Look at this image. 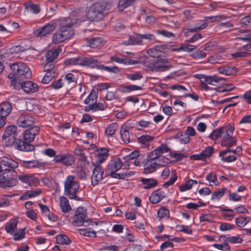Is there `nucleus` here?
I'll return each mask as SVG.
<instances>
[{
  "instance_id": "nucleus-13",
  "label": "nucleus",
  "mask_w": 251,
  "mask_h": 251,
  "mask_svg": "<svg viewBox=\"0 0 251 251\" xmlns=\"http://www.w3.org/2000/svg\"><path fill=\"white\" fill-rule=\"evenodd\" d=\"M35 119L33 116L28 113H22L17 120V123L19 126L26 127L31 126L34 123Z\"/></svg>"
},
{
  "instance_id": "nucleus-31",
  "label": "nucleus",
  "mask_w": 251,
  "mask_h": 251,
  "mask_svg": "<svg viewBox=\"0 0 251 251\" xmlns=\"http://www.w3.org/2000/svg\"><path fill=\"white\" fill-rule=\"evenodd\" d=\"M140 181L142 182V184L144 185L143 188L145 189H149L152 188L156 186L157 184V180L153 178H141L140 179Z\"/></svg>"
},
{
  "instance_id": "nucleus-5",
  "label": "nucleus",
  "mask_w": 251,
  "mask_h": 251,
  "mask_svg": "<svg viewBox=\"0 0 251 251\" xmlns=\"http://www.w3.org/2000/svg\"><path fill=\"white\" fill-rule=\"evenodd\" d=\"M60 19H58L50 21L42 27L35 30L33 31L34 35L36 37L42 38L50 34L55 29Z\"/></svg>"
},
{
  "instance_id": "nucleus-36",
  "label": "nucleus",
  "mask_w": 251,
  "mask_h": 251,
  "mask_svg": "<svg viewBox=\"0 0 251 251\" xmlns=\"http://www.w3.org/2000/svg\"><path fill=\"white\" fill-rule=\"evenodd\" d=\"M83 66L93 68H99L100 66V63L97 60L91 57H83Z\"/></svg>"
},
{
  "instance_id": "nucleus-41",
  "label": "nucleus",
  "mask_w": 251,
  "mask_h": 251,
  "mask_svg": "<svg viewBox=\"0 0 251 251\" xmlns=\"http://www.w3.org/2000/svg\"><path fill=\"white\" fill-rule=\"evenodd\" d=\"M197 184V181L190 179L187 180L184 184L180 185L179 189L180 192H185L191 189L193 185Z\"/></svg>"
},
{
  "instance_id": "nucleus-3",
  "label": "nucleus",
  "mask_w": 251,
  "mask_h": 251,
  "mask_svg": "<svg viewBox=\"0 0 251 251\" xmlns=\"http://www.w3.org/2000/svg\"><path fill=\"white\" fill-rule=\"evenodd\" d=\"M80 187L79 182L77 180L75 176L69 175L64 180V194L70 199L76 201L81 199L76 195Z\"/></svg>"
},
{
  "instance_id": "nucleus-17",
  "label": "nucleus",
  "mask_w": 251,
  "mask_h": 251,
  "mask_svg": "<svg viewBox=\"0 0 251 251\" xmlns=\"http://www.w3.org/2000/svg\"><path fill=\"white\" fill-rule=\"evenodd\" d=\"M40 130V127L35 126L26 130L24 134V139L27 142H32Z\"/></svg>"
},
{
  "instance_id": "nucleus-51",
  "label": "nucleus",
  "mask_w": 251,
  "mask_h": 251,
  "mask_svg": "<svg viewBox=\"0 0 251 251\" xmlns=\"http://www.w3.org/2000/svg\"><path fill=\"white\" fill-rule=\"evenodd\" d=\"M140 156L139 151L137 150H135L131 152L128 155L123 157V159L126 162H131L135 159L138 158Z\"/></svg>"
},
{
  "instance_id": "nucleus-40",
  "label": "nucleus",
  "mask_w": 251,
  "mask_h": 251,
  "mask_svg": "<svg viewBox=\"0 0 251 251\" xmlns=\"http://www.w3.org/2000/svg\"><path fill=\"white\" fill-rule=\"evenodd\" d=\"M142 87L135 85H129L120 87L118 90L123 93H129L131 91L141 90Z\"/></svg>"
},
{
  "instance_id": "nucleus-48",
  "label": "nucleus",
  "mask_w": 251,
  "mask_h": 251,
  "mask_svg": "<svg viewBox=\"0 0 251 251\" xmlns=\"http://www.w3.org/2000/svg\"><path fill=\"white\" fill-rule=\"evenodd\" d=\"M25 8L30 12L37 14L40 12L39 5L35 4L30 1H28L25 3Z\"/></svg>"
},
{
  "instance_id": "nucleus-38",
  "label": "nucleus",
  "mask_w": 251,
  "mask_h": 251,
  "mask_svg": "<svg viewBox=\"0 0 251 251\" xmlns=\"http://www.w3.org/2000/svg\"><path fill=\"white\" fill-rule=\"evenodd\" d=\"M74 153L79 160L84 162H88L84 150L80 148H76L74 150Z\"/></svg>"
},
{
  "instance_id": "nucleus-61",
  "label": "nucleus",
  "mask_w": 251,
  "mask_h": 251,
  "mask_svg": "<svg viewBox=\"0 0 251 251\" xmlns=\"http://www.w3.org/2000/svg\"><path fill=\"white\" fill-rule=\"evenodd\" d=\"M197 48V46L189 44H181L179 46V50L183 51L190 52Z\"/></svg>"
},
{
  "instance_id": "nucleus-23",
  "label": "nucleus",
  "mask_w": 251,
  "mask_h": 251,
  "mask_svg": "<svg viewBox=\"0 0 251 251\" xmlns=\"http://www.w3.org/2000/svg\"><path fill=\"white\" fill-rule=\"evenodd\" d=\"M31 142L18 140L16 142L17 149L24 151H30L34 150V147L29 144Z\"/></svg>"
},
{
  "instance_id": "nucleus-27",
  "label": "nucleus",
  "mask_w": 251,
  "mask_h": 251,
  "mask_svg": "<svg viewBox=\"0 0 251 251\" xmlns=\"http://www.w3.org/2000/svg\"><path fill=\"white\" fill-rule=\"evenodd\" d=\"M59 205L62 212L66 213L69 212L72 209L71 206L69 203L68 199L62 196L59 198Z\"/></svg>"
},
{
  "instance_id": "nucleus-16",
  "label": "nucleus",
  "mask_w": 251,
  "mask_h": 251,
  "mask_svg": "<svg viewBox=\"0 0 251 251\" xmlns=\"http://www.w3.org/2000/svg\"><path fill=\"white\" fill-rule=\"evenodd\" d=\"M18 179L22 183L30 186H36L39 183L38 178L30 175H19L18 176Z\"/></svg>"
},
{
  "instance_id": "nucleus-20",
  "label": "nucleus",
  "mask_w": 251,
  "mask_h": 251,
  "mask_svg": "<svg viewBox=\"0 0 251 251\" xmlns=\"http://www.w3.org/2000/svg\"><path fill=\"white\" fill-rule=\"evenodd\" d=\"M165 197V193L164 191L157 190L151 194L149 200L151 203L156 204L160 202Z\"/></svg>"
},
{
  "instance_id": "nucleus-58",
  "label": "nucleus",
  "mask_w": 251,
  "mask_h": 251,
  "mask_svg": "<svg viewBox=\"0 0 251 251\" xmlns=\"http://www.w3.org/2000/svg\"><path fill=\"white\" fill-rule=\"evenodd\" d=\"M177 178V176L176 170H172L171 173L170 179L164 184V186L167 187L169 186L172 185L176 180Z\"/></svg>"
},
{
  "instance_id": "nucleus-47",
  "label": "nucleus",
  "mask_w": 251,
  "mask_h": 251,
  "mask_svg": "<svg viewBox=\"0 0 251 251\" xmlns=\"http://www.w3.org/2000/svg\"><path fill=\"white\" fill-rule=\"evenodd\" d=\"M25 228H20L18 230L15 231L11 235L13 236V239L14 241H20L25 237Z\"/></svg>"
},
{
  "instance_id": "nucleus-30",
  "label": "nucleus",
  "mask_w": 251,
  "mask_h": 251,
  "mask_svg": "<svg viewBox=\"0 0 251 251\" xmlns=\"http://www.w3.org/2000/svg\"><path fill=\"white\" fill-rule=\"evenodd\" d=\"M12 106L11 104L7 101L3 102L0 104V116L5 117L11 112Z\"/></svg>"
},
{
  "instance_id": "nucleus-64",
  "label": "nucleus",
  "mask_w": 251,
  "mask_h": 251,
  "mask_svg": "<svg viewBox=\"0 0 251 251\" xmlns=\"http://www.w3.org/2000/svg\"><path fill=\"white\" fill-rule=\"evenodd\" d=\"M214 151V148L212 146H209L207 147L204 150H203L202 152V155L204 158L206 159V158L210 157Z\"/></svg>"
},
{
  "instance_id": "nucleus-50",
  "label": "nucleus",
  "mask_w": 251,
  "mask_h": 251,
  "mask_svg": "<svg viewBox=\"0 0 251 251\" xmlns=\"http://www.w3.org/2000/svg\"><path fill=\"white\" fill-rule=\"evenodd\" d=\"M117 128V125L116 123H112L107 127L105 130V135L108 137H112Z\"/></svg>"
},
{
  "instance_id": "nucleus-4",
  "label": "nucleus",
  "mask_w": 251,
  "mask_h": 251,
  "mask_svg": "<svg viewBox=\"0 0 251 251\" xmlns=\"http://www.w3.org/2000/svg\"><path fill=\"white\" fill-rule=\"evenodd\" d=\"M223 130L224 135H223L221 145L227 148L235 146L237 139L236 136L233 135L234 127L231 125H228L225 126V129Z\"/></svg>"
},
{
  "instance_id": "nucleus-2",
  "label": "nucleus",
  "mask_w": 251,
  "mask_h": 251,
  "mask_svg": "<svg viewBox=\"0 0 251 251\" xmlns=\"http://www.w3.org/2000/svg\"><path fill=\"white\" fill-rule=\"evenodd\" d=\"M18 166V162L11 158L6 156L0 157V182L2 187H11L18 184V179L10 178V176H14L17 174L15 169Z\"/></svg>"
},
{
  "instance_id": "nucleus-44",
  "label": "nucleus",
  "mask_w": 251,
  "mask_h": 251,
  "mask_svg": "<svg viewBox=\"0 0 251 251\" xmlns=\"http://www.w3.org/2000/svg\"><path fill=\"white\" fill-rule=\"evenodd\" d=\"M251 221V217L249 216H240L235 219V222L237 226L244 227Z\"/></svg>"
},
{
  "instance_id": "nucleus-14",
  "label": "nucleus",
  "mask_w": 251,
  "mask_h": 251,
  "mask_svg": "<svg viewBox=\"0 0 251 251\" xmlns=\"http://www.w3.org/2000/svg\"><path fill=\"white\" fill-rule=\"evenodd\" d=\"M155 157L151 153L150 154L144 166V174H150L155 172L157 166Z\"/></svg>"
},
{
  "instance_id": "nucleus-37",
  "label": "nucleus",
  "mask_w": 251,
  "mask_h": 251,
  "mask_svg": "<svg viewBox=\"0 0 251 251\" xmlns=\"http://www.w3.org/2000/svg\"><path fill=\"white\" fill-rule=\"evenodd\" d=\"M142 41L141 40L140 34H134L130 35L127 41H124L125 45H138L141 44Z\"/></svg>"
},
{
  "instance_id": "nucleus-18",
  "label": "nucleus",
  "mask_w": 251,
  "mask_h": 251,
  "mask_svg": "<svg viewBox=\"0 0 251 251\" xmlns=\"http://www.w3.org/2000/svg\"><path fill=\"white\" fill-rule=\"evenodd\" d=\"M129 124H125L121 127L120 135L122 141L125 143L127 144L130 142V134L129 130L131 128Z\"/></svg>"
},
{
  "instance_id": "nucleus-10",
  "label": "nucleus",
  "mask_w": 251,
  "mask_h": 251,
  "mask_svg": "<svg viewBox=\"0 0 251 251\" xmlns=\"http://www.w3.org/2000/svg\"><path fill=\"white\" fill-rule=\"evenodd\" d=\"M86 214L87 211L85 208L83 207H78L74 216L72 224L76 226H82L85 222Z\"/></svg>"
},
{
  "instance_id": "nucleus-21",
  "label": "nucleus",
  "mask_w": 251,
  "mask_h": 251,
  "mask_svg": "<svg viewBox=\"0 0 251 251\" xmlns=\"http://www.w3.org/2000/svg\"><path fill=\"white\" fill-rule=\"evenodd\" d=\"M123 165V162L119 158H116L112 160L107 166L108 172H117L119 170Z\"/></svg>"
},
{
  "instance_id": "nucleus-32",
  "label": "nucleus",
  "mask_w": 251,
  "mask_h": 251,
  "mask_svg": "<svg viewBox=\"0 0 251 251\" xmlns=\"http://www.w3.org/2000/svg\"><path fill=\"white\" fill-rule=\"evenodd\" d=\"M218 71L220 74L230 75L237 73V68L235 67L223 66L218 68Z\"/></svg>"
},
{
  "instance_id": "nucleus-1",
  "label": "nucleus",
  "mask_w": 251,
  "mask_h": 251,
  "mask_svg": "<svg viewBox=\"0 0 251 251\" xmlns=\"http://www.w3.org/2000/svg\"><path fill=\"white\" fill-rule=\"evenodd\" d=\"M82 13L79 9H75L71 14L70 17L60 19L59 23L61 26L53 33L52 36V42L57 44L69 39L74 35V30L72 26L77 23V21L82 20Z\"/></svg>"
},
{
  "instance_id": "nucleus-19",
  "label": "nucleus",
  "mask_w": 251,
  "mask_h": 251,
  "mask_svg": "<svg viewBox=\"0 0 251 251\" xmlns=\"http://www.w3.org/2000/svg\"><path fill=\"white\" fill-rule=\"evenodd\" d=\"M22 89L26 93H33L38 90V86L37 84L30 81H24L21 83Z\"/></svg>"
},
{
  "instance_id": "nucleus-45",
  "label": "nucleus",
  "mask_w": 251,
  "mask_h": 251,
  "mask_svg": "<svg viewBox=\"0 0 251 251\" xmlns=\"http://www.w3.org/2000/svg\"><path fill=\"white\" fill-rule=\"evenodd\" d=\"M224 129H225V126L217 128L209 135V137L212 140H216L219 137H221L222 139L223 135H224Z\"/></svg>"
},
{
  "instance_id": "nucleus-12",
  "label": "nucleus",
  "mask_w": 251,
  "mask_h": 251,
  "mask_svg": "<svg viewBox=\"0 0 251 251\" xmlns=\"http://www.w3.org/2000/svg\"><path fill=\"white\" fill-rule=\"evenodd\" d=\"M92 175L91 176V183L94 186L101 182L103 178V169L100 165L94 166Z\"/></svg>"
},
{
  "instance_id": "nucleus-15",
  "label": "nucleus",
  "mask_w": 251,
  "mask_h": 251,
  "mask_svg": "<svg viewBox=\"0 0 251 251\" xmlns=\"http://www.w3.org/2000/svg\"><path fill=\"white\" fill-rule=\"evenodd\" d=\"M167 48L166 45L159 44L156 45L154 48L150 49L148 50V54L154 58L158 57L164 53Z\"/></svg>"
},
{
  "instance_id": "nucleus-11",
  "label": "nucleus",
  "mask_w": 251,
  "mask_h": 251,
  "mask_svg": "<svg viewBox=\"0 0 251 251\" xmlns=\"http://www.w3.org/2000/svg\"><path fill=\"white\" fill-rule=\"evenodd\" d=\"M199 78L201 85L205 90L209 89V87L207 86L208 84L215 85L216 83L223 79L222 77L216 75L207 76L204 75H201Z\"/></svg>"
},
{
  "instance_id": "nucleus-29",
  "label": "nucleus",
  "mask_w": 251,
  "mask_h": 251,
  "mask_svg": "<svg viewBox=\"0 0 251 251\" xmlns=\"http://www.w3.org/2000/svg\"><path fill=\"white\" fill-rule=\"evenodd\" d=\"M86 16L89 20L91 21H98L102 18L100 13H97V11L92 5L89 7L87 12Z\"/></svg>"
},
{
  "instance_id": "nucleus-7",
  "label": "nucleus",
  "mask_w": 251,
  "mask_h": 251,
  "mask_svg": "<svg viewBox=\"0 0 251 251\" xmlns=\"http://www.w3.org/2000/svg\"><path fill=\"white\" fill-rule=\"evenodd\" d=\"M13 72L20 77L29 78L32 76V73L29 68L23 62L14 63L10 66Z\"/></svg>"
},
{
  "instance_id": "nucleus-62",
  "label": "nucleus",
  "mask_w": 251,
  "mask_h": 251,
  "mask_svg": "<svg viewBox=\"0 0 251 251\" xmlns=\"http://www.w3.org/2000/svg\"><path fill=\"white\" fill-rule=\"evenodd\" d=\"M97 101V96L95 92H91L84 100L85 104L90 105L91 103L94 104Z\"/></svg>"
},
{
  "instance_id": "nucleus-57",
  "label": "nucleus",
  "mask_w": 251,
  "mask_h": 251,
  "mask_svg": "<svg viewBox=\"0 0 251 251\" xmlns=\"http://www.w3.org/2000/svg\"><path fill=\"white\" fill-rule=\"evenodd\" d=\"M62 163L66 165H72L75 162V159L73 156L70 154H63Z\"/></svg>"
},
{
  "instance_id": "nucleus-63",
  "label": "nucleus",
  "mask_w": 251,
  "mask_h": 251,
  "mask_svg": "<svg viewBox=\"0 0 251 251\" xmlns=\"http://www.w3.org/2000/svg\"><path fill=\"white\" fill-rule=\"evenodd\" d=\"M54 72H47L42 78V83L48 84L54 77Z\"/></svg>"
},
{
  "instance_id": "nucleus-60",
  "label": "nucleus",
  "mask_w": 251,
  "mask_h": 251,
  "mask_svg": "<svg viewBox=\"0 0 251 251\" xmlns=\"http://www.w3.org/2000/svg\"><path fill=\"white\" fill-rule=\"evenodd\" d=\"M79 232L80 234L87 237H96V232L91 229H79Z\"/></svg>"
},
{
  "instance_id": "nucleus-54",
  "label": "nucleus",
  "mask_w": 251,
  "mask_h": 251,
  "mask_svg": "<svg viewBox=\"0 0 251 251\" xmlns=\"http://www.w3.org/2000/svg\"><path fill=\"white\" fill-rule=\"evenodd\" d=\"M206 179L208 181L210 186L218 185L219 184L217 176L214 173H210L206 176Z\"/></svg>"
},
{
  "instance_id": "nucleus-34",
  "label": "nucleus",
  "mask_w": 251,
  "mask_h": 251,
  "mask_svg": "<svg viewBox=\"0 0 251 251\" xmlns=\"http://www.w3.org/2000/svg\"><path fill=\"white\" fill-rule=\"evenodd\" d=\"M220 241H224L228 242L231 244H239L242 242L243 239L239 235L234 236H221L219 238Z\"/></svg>"
},
{
  "instance_id": "nucleus-53",
  "label": "nucleus",
  "mask_w": 251,
  "mask_h": 251,
  "mask_svg": "<svg viewBox=\"0 0 251 251\" xmlns=\"http://www.w3.org/2000/svg\"><path fill=\"white\" fill-rule=\"evenodd\" d=\"M228 193V191L226 188H222L216 191L212 195V200H219L225 194Z\"/></svg>"
},
{
  "instance_id": "nucleus-28",
  "label": "nucleus",
  "mask_w": 251,
  "mask_h": 251,
  "mask_svg": "<svg viewBox=\"0 0 251 251\" xmlns=\"http://www.w3.org/2000/svg\"><path fill=\"white\" fill-rule=\"evenodd\" d=\"M236 35L238 36L236 39L245 41H251V32L245 29H238Z\"/></svg>"
},
{
  "instance_id": "nucleus-26",
  "label": "nucleus",
  "mask_w": 251,
  "mask_h": 251,
  "mask_svg": "<svg viewBox=\"0 0 251 251\" xmlns=\"http://www.w3.org/2000/svg\"><path fill=\"white\" fill-rule=\"evenodd\" d=\"M18 223V220L17 219L14 218L11 219L5 225L6 232L10 235L14 233L17 229V226Z\"/></svg>"
},
{
  "instance_id": "nucleus-35",
  "label": "nucleus",
  "mask_w": 251,
  "mask_h": 251,
  "mask_svg": "<svg viewBox=\"0 0 251 251\" xmlns=\"http://www.w3.org/2000/svg\"><path fill=\"white\" fill-rule=\"evenodd\" d=\"M61 50V49L58 48L48 51L46 53L47 61L49 63L53 62V60L57 58Z\"/></svg>"
},
{
  "instance_id": "nucleus-22",
  "label": "nucleus",
  "mask_w": 251,
  "mask_h": 251,
  "mask_svg": "<svg viewBox=\"0 0 251 251\" xmlns=\"http://www.w3.org/2000/svg\"><path fill=\"white\" fill-rule=\"evenodd\" d=\"M78 77V73L72 71V72L66 75L64 77V80L68 85H70L71 87H73L75 85Z\"/></svg>"
},
{
  "instance_id": "nucleus-55",
  "label": "nucleus",
  "mask_w": 251,
  "mask_h": 251,
  "mask_svg": "<svg viewBox=\"0 0 251 251\" xmlns=\"http://www.w3.org/2000/svg\"><path fill=\"white\" fill-rule=\"evenodd\" d=\"M170 216V211L164 206H162L157 211V217L159 219L164 218H169Z\"/></svg>"
},
{
  "instance_id": "nucleus-52",
  "label": "nucleus",
  "mask_w": 251,
  "mask_h": 251,
  "mask_svg": "<svg viewBox=\"0 0 251 251\" xmlns=\"http://www.w3.org/2000/svg\"><path fill=\"white\" fill-rule=\"evenodd\" d=\"M56 240L58 244L61 245H69L71 242V240L66 235L63 234L57 235Z\"/></svg>"
},
{
  "instance_id": "nucleus-56",
  "label": "nucleus",
  "mask_w": 251,
  "mask_h": 251,
  "mask_svg": "<svg viewBox=\"0 0 251 251\" xmlns=\"http://www.w3.org/2000/svg\"><path fill=\"white\" fill-rule=\"evenodd\" d=\"M135 0H119L118 5L120 11L124 10L126 8L130 5Z\"/></svg>"
},
{
  "instance_id": "nucleus-39",
  "label": "nucleus",
  "mask_w": 251,
  "mask_h": 251,
  "mask_svg": "<svg viewBox=\"0 0 251 251\" xmlns=\"http://www.w3.org/2000/svg\"><path fill=\"white\" fill-rule=\"evenodd\" d=\"M105 108V106L102 103H91L90 105H87L85 107L84 110L86 112L90 111V110L96 111L98 110H103Z\"/></svg>"
},
{
  "instance_id": "nucleus-24",
  "label": "nucleus",
  "mask_w": 251,
  "mask_h": 251,
  "mask_svg": "<svg viewBox=\"0 0 251 251\" xmlns=\"http://www.w3.org/2000/svg\"><path fill=\"white\" fill-rule=\"evenodd\" d=\"M171 148L165 144H162L159 147H157L155 150L152 151L151 153L154 156L157 157L162 156L163 153L170 152Z\"/></svg>"
},
{
  "instance_id": "nucleus-33",
  "label": "nucleus",
  "mask_w": 251,
  "mask_h": 251,
  "mask_svg": "<svg viewBox=\"0 0 251 251\" xmlns=\"http://www.w3.org/2000/svg\"><path fill=\"white\" fill-rule=\"evenodd\" d=\"M42 191L37 189L34 190H27L25 191L21 197L20 200H25L29 198L37 197L41 194Z\"/></svg>"
},
{
  "instance_id": "nucleus-49",
  "label": "nucleus",
  "mask_w": 251,
  "mask_h": 251,
  "mask_svg": "<svg viewBox=\"0 0 251 251\" xmlns=\"http://www.w3.org/2000/svg\"><path fill=\"white\" fill-rule=\"evenodd\" d=\"M88 43L91 48H97L102 45V40L100 37L93 38Z\"/></svg>"
},
{
  "instance_id": "nucleus-6",
  "label": "nucleus",
  "mask_w": 251,
  "mask_h": 251,
  "mask_svg": "<svg viewBox=\"0 0 251 251\" xmlns=\"http://www.w3.org/2000/svg\"><path fill=\"white\" fill-rule=\"evenodd\" d=\"M172 67L171 61L165 58H160L151 62L149 67L152 72H164Z\"/></svg>"
},
{
  "instance_id": "nucleus-59",
  "label": "nucleus",
  "mask_w": 251,
  "mask_h": 251,
  "mask_svg": "<svg viewBox=\"0 0 251 251\" xmlns=\"http://www.w3.org/2000/svg\"><path fill=\"white\" fill-rule=\"evenodd\" d=\"M156 161L158 166H165L168 164L171 161L170 159L164 156L155 157Z\"/></svg>"
},
{
  "instance_id": "nucleus-43",
  "label": "nucleus",
  "mask_w": 251,
  "mask_h": 251,
  "mask_svg": "<svg viewBox=\"0 0 251 251\" xmlns=\"http://www.w3.org/2000/svg\"><path fill=\"white\" fill-rule=\"evenodd\" d=\"M154 137L148 135H142L138 138V142L142 145L143 147L148 146L149 144L152 142Z\"/></svg>"
},
{
  "instance_id": "nucleus-25",
  "label": "nucleus",
  "mask_w": 251,
  "mask_h": 251,
  "mask_svg": "<svg viewBox=\"0 0 251 251\" xmlns=\"http://www.w3.org/2000/svg\"><path fill=\"white\" fill-rule=\"evenodd\" d=\"M92 5L95 8V9L97 11V13H100L102 17L103 12L109 9L111 7V4L106 1L97 2Z\"/></svg>"
},
{
  "instance_id": "nucleus-46",
  "label": "nucleus",
  "mask_w": 251,
  "mask_h": 251,
  "mask_svg": "<svg viewBox=\"0 0 251 251\" xmlns=\"http://www.w3.org/2000/svg\"><path fill=\"white\" fill-rule=\"evenodd\" d=\"M232 152L237 155H241L242 154V150L241 147L238 146L235 150H229V148L221 151L219 153V156H223L227 153Z\"/></svg>"
},
{
  "instance_id": "nucleus-8",
  "label": "nucleus",
  "mask_w": 251,
  "mask_h": 251,
  "mask_svg": "<svg viewBox=\"0 0 251 251\" xmlns=\"http://www.w3.org/2000/svg\"><path fill=\"white\" fill-rule=\"evenodd\" d=\"M108 156V150L106 148H99L95 150L91 154L93 166L100 165L104 162Z\"/></svg>"
},
{
  "instance_id": "nucleus-9",
  "label": "nucleus",
  "mask_w": 251,
  "mask_h": 251,
  "mask_svg": "<svg viewBox=\"0 0 251 251\" xmlns=\"http://www.w3.org/2000/svg\"><path fill=\"white\" fill-rule=\"evenodd\" d=\"M17 130L16 126H10L7 127L2 136V142L5 146H10L16 142Z\"/></svg>"
},
{
  "instance_id": "nucleus-42",
  "label": "nucleus",
  "mask_w": 251,
  "mask_h": 251,
  "mask_svg": "<svg viewBox=\"0 0 251 251\" xmlns=\"http://www.w3.org/2000/svg\"><path fill=\"white\" fill-rule=\"evenodd\" d=\"M207 25V24L206 23H204L200 26H197L193 28H185L183 29V32L184 33V35L185 36H188L189 35V33L190 32H195L198 30H200L205 28Z\"/></svg>"
}]
</instances>
